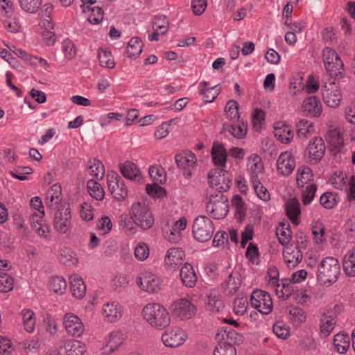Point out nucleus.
Instances as JSON below:
<instances>
[{
  "label": "nucleus",
  "mask_w": 355,
  "mask_h": 355,
  "mask_svg": "<svg viewBox=\"0 0 355 355\" xmlns=\"http://www.w3.org/2000/svg\"><path fill=\"white\" fill-rule=\"evenodd\" d=\"M251 306L261 313L268 315L272 311L273 304L270 295L262 290H255L250 297Z\"/></svg>",
  "instance_id": "6e6552de"
},
{
  "label": "nucleus",
  "mask_w": 355,
  "mask_h": 355,
  "mask_svg": "<svg viewBox=\"0 0 355 355\" xmlns=\"http://www.w3.org/2000/svg\"><path fill=\"white\" fill-rule=\"evenodd\" d=\"M220 92L218 85L213 86L209 88H200L199 93L203 95V101L205 103H211L215 100Z\"/></svg>",
  "instance_id": "6e6d98bb"
},
{
  "label": "nucleus",
  "mask_w": 355,
  "mask_h": 355,
  "mask_svg": "<svg viewBox=\"0 0 355 355\" xmlns=\"http://www.w3.org/2000/svg\"><path fill=\"white\" fill-rule=\"evenodd\" d=\"M70 288L71 293L77 298H82L86 293V286L83 280L76 275L70 276Z\"/></svg>",
  "instance_id": "c756f323"
},
{
  "label": "nucleus",
  "mask_w": 355,
  "mask_h": 355,
  "mask_svg": "<svg viewBox=\"0 0 355 355\" xmlns=\"http://www.w3.org/2000/svg\"><path fill=\"white\" fill-rule=\"evenodd\" d=\"M276 235L282 245H288L292 239V231L289 225L280 223L279 227L276 229Z\"/></svg>",
  "instance_id": "c9c22d12"
},
{
  "label": "nucleus",
  "mask_w": 355,
  "mask_h": 355,
  "mask_svg": "<svg viewBox=\"0 0 355 355\" xmlns=\"http://www.w3.org/2000/svg\"><path fill=\"white\" fill-rule=\"evenodd\" d=\"M146 193L153 197H162L166 195L165 189L157 184H149L146 186Z\"/></svg>",
  "instance_id": "774afa93"
},
{
  "label": "nucleus",
  "mask_w": 355,
  "mask_h": 355,
  "mask_svg": "<svg viewBox=\"0 0 355 355\" xmlns=\"http://www.w3.org/2000/svg\"><path fill=\"white\" fill-rule=\"evenodd\" d=\"M343 270L349 277H355V250H349L343 258Z\"/></svg>",
  "instance_id": "72a5a7b5"
},
{
  "label": "nucleus",
  "mask_w": 355,
  "mask_h": 355,
  "mask_svg": "<svg viewBox=\"0 0 355 355\" xmlns=\"http://www.w3.org/2000/svg\"><path fill=\"white\" fill-rule=\"evenodd\" d=\"M108 189L112 196L117 200H122L128 196V189L119 175L114 171L107 174Z\"/></svg>",
  "instance_id": "9d476101"
},
{
  "label": "nucleus",
  "mask_w": 355,
  "mask_h": 355,
  "mask_svg": "<svg viewBox=\"0 0 355 355\" xmlns=\"http://www.w3.org/2000/svg\"><path fill=\"white\" fill-rule=\"evenodd\" d=\"M242 280L240 273L236 270L232 271L222 283V290L226 295H233L241 286Z\"/></svg>",
  "instance_id": "f3484780"
},
{
  "label": "nucleus",
  "mask_w": 355,
  "mask_h": 355,
  "mask_svg": "<svg viewBox=\"0 0 355 355\" xmlns=\"http://www.w3.org/2000/svg\"><path fill=\"white\" fill-rule=\"evenodd\" d=\"M327 139L331 148V150L337 151L343 145V139L339 130L336 129L330 130L328 132Z\"/></svg>",
  "instance_id": "c03bdc74"
},
{
  "label": "nucleus",
  "mask_w": 355,
  "mask_h": 355,
  "mask_svg": "<svg viewBox=\"0 0 355 355\" xmlns=\"http://www.w3.org/2000/svg\"><path fill=\"white\" fill-rule=\"evenodd\" d=\"M311 169L307 166H302L297 170V184L299 187L304 188V186L313 179Z\"/></svg>",
  "instance_id": "4c0bfd02"
},
{
  "label": "nucleus",
  "mask_w": 355,
  "mask_h": 355,
  "mask_svg": "<svg viewBox=\"0 0 355 355\" xmlns=\"http://www.w3.org/2000/svg\"><path fill=\"white\" fill-rule=\"evenodd\" d=\"M257 196L262 200L266 202L270 199L268 189L261 184L260 180L251 182Z\"/></svg>",
  "instance_id": "13d9d810"
},
{
  "label": "nucleus",
  "mask_w": 355,
  "mask_h": 355,
  "mask_svg": "<svg viewBox=\"0 0 355 355\" xmlns=\"http://www.w3.org/2000/svg\"><path fill=\"white\" fill-rule=\"evenodd\" d=\"M8 13L9 12H6V14L8 15V19L3 20L4 27L10 33H17L20 30L21 25L14 13L12 12L10 15H8Z\"/></svg>",
  "instance_id": "864d4df0"
},
{
  "label": "nucleus",
  "mask_w": 355,
  "mask_h": 355,
  "mask_svg": "<svg viewBox=\"0 0 355 355\" xmlns=\"http://www.w3.org/2000/svg\"><path fill=\"white\" fill-rule=\"evenodd\" d=\"M168 21L162 17H155L153 21L154 31H159L161 35L165 34L168 29Z\"/></svg>",
  "instance_id": "338daca9"
},
{
  "label": "nucleus",
  "mask_w": 355,
  "mask_h": 355,
  "mask_svg": "<svg viewBox=\"0 0 355 355\" xmlns=\"http://www.w3.org/2000/svg\"><path fill=\"white\" fill-rule=\"evenodd\" d=\"M58 259L61 263L67 266H74L78 263L74 252L68 248H64L60 251Z\"/></svg>",
  "instance_id": "ea45409f"
},
{
  "label": "nucleus",
  "mask_w": 355,
  "mask_h": 355,
  "mask_svg": "<svg viewBox=\"0 0 355 355\" xmlns=\"http://www.w3.org/2000/svg\"><path fill=\"white\" fill-rule=\"evenodd\" d=\"M299 347L302 350L306 352L315 349L317 343L313 338V334L311 333L304 332L300 337Z\"/></svg>",
  "instance_id": "37998d69"
},
{
  "label": "nucleus",
  "mask_w": 355,
  "mask_h": 355,
  "mask_svg": "<svg viewBox=\"0 0 355 355\" xmlns=\"http://www.w3.org/2000/svg\"><path fill=\"white\" fill-rule=\"evenodd\" d=\"M49 286L54 293L62 294L67 288V282L62 277L55 276L51 279Z\"/></svg>",
  "instance_id": "de8ad7c7"
},
{
  "label": "nucleus",
  "mask_w": 355,
  "mask_h": 355,
  "mask_svg": "<svg viewBox=\"0 0 355 355\" xmlns=\"http://www.w3.org/2000/svg\"><path fill=\"white\" fill-rule=\"evenodd\" d=\"M248 306V297L242 296L234 300V311L236 315H243L247 311Z\"/></svg>",
  "instance_id": "e2e57ef3"
},
{
  "label": "nucleus",
  "mask_w": 355,
  "mask_h": 355,
  "mask_svg": "<svg viewBox=\"0 0 355 355\" xmlns=\"http://www.w3.org/2000/svg\"><path fill=\"white\" fill-rule=\"evenodd\" d=\"M143 48V42L141 39L138 37H132L126 47V53L129 58H137L138 57Z\"/></svg>",
  "instance_id": "e433bc0d"
},
{
  "label": "nucleus",
  "mask_w": 355,
  "mask_h": 355,
  "mask_svg": "<svg viewBox=\"0 0 355 355\" xmlns=\"http://www.w3.org/2000/svg\"><path fill=\"white\" fill-rule=\"evenodd\" d=\"M142 315L148 324L156 329H164L171 322L168 312L159 303L147 304L143 308Z\"/></svg>",
  "instance_id": "f257e3e1"
},
{
  "label": "nucleus",
  "mask_w": 355,
  "mask_h": 355,
  "mask_svg": "<svg viewBox=\"0 0 355 355\" xmlns=\"http://www.w3.org/2000/svg\"><path fill=\"white\" fill-rule=\"evenodd\" d=\"M140 288L148 293H157L161 289L162 280L157 275L150 272H143L139 277Z\"/></svg>",
  "instance_id": "4468645a"
},
{
  "label": "nucleus",
  "mask_w": 355,
  "mask_h": 355,
  "mask_svg": "<svg viewBox=\"0 0 355 355\" xmlns=\"http://www.w3.org/2000/svg\"><path fill=\"white\" fill-rule=\"evenodd\" d=\"M173 314L180 320H187L192 318L197 312V307L185 298L178 299L171 305Z\"/></svg>",
  "instance_id": "f8f14e48"
},
{
  "label": "nucleus",
  "mask_w": 355,
  "mask_h": 355,
  "mask_svg": "<svg viewBox=\"0 0 355 355\" xmlns=\"http://www.w3.org/2000/svg\"><path fill=\"white\" fill-rule=\"evenodd\" d=\"M184 252L178 248H172L168 250L164 259L166 268L168 270H175L183 261Z\"/></svg>",
  "instance_id": "6ab92c4d"
},
{
  "label": "nucleus",
  "mask_w": 355,
  "mask_h": 355,
  "mask_svg": "<svg viewBox=\"0 0 355 355\" xmlns=\"http://www.w3.org/2000/svg\"><path fill=\"white\" fill-rule=\"evenodd\" d=\"M209 201L206 205L207 214L214 219L225 218L229 211V203L227 196L220 191L210 192Z\"/></svg>",
  "instance_id": "7ed1b4c3"
},
{
  "label": "nucleus",
  "mask_w": 355,
  "mask_h": 355,
  "mask_svg": "<svg viewBox=\"0 0 355 355\" xmlns=\"http://www.w3.org/2000/svg\"><path fill=\"white\" fill-rule=\"evenodd\" d=\"M273 332L279 338L286 339L290 334L289 329L283 322H277L273 325Z\"/></svg>",
  "instance_id": "69168bd1"
},
{
  "label": "nucleus",
  "mask_w": 355,
  "mask_h": 355,
  "mask_svg": "<svg viewBox=\"0 0 355 355\" xmlns=\"http://www.w3.org/2000/svg\"><path fill=\"white\" fill-rule=\"evenodd\" d=\"M119 168L121 173L124 178L138 182L142 180L140 170L135 163L126 161L119 165Z\"/></svg>",
  "instance_id": "412c9836"
},
{
  "label": "nucleus",
  "mask_w": 355,
  "mask_h": 355,
  "mask_svg": "<svg viewBox=\"0 0 355 355\" xmlns=\"http://www.w3.org/2000/svg\"><path fill=\"white\" fill-rule=\"evenodd\" d=\"M227 156V151L224 146L219 143H214L211 149V157L214 164L223 168L225 166Z\"/></svg>",
  "instance_id": "393cba45"
},
{
  "label": "nucleus",
  "mask_w": 355,
  "mask_h": 355,
  "mask_svg": "<svg viewBox=\"0 0 355 355\" xmlns=\"http://www.w3.org/2000/svg\"><path fill=\"white\" fill-rule=\"evenodd\" d=\"M303 112H306L313 116H319L322 112V104L315 96H311L303 101L302 105Z\"/></svg>",
  "instance_id": "5701e85b"
},
{
  "label": "nucleus",
  "mask_w": 355,
  "mask_h": 355,
  "mask_svg": "<svg viewBox=\"0 0 355 355\" xmlns=\"http://www.w3.org/2000/svg\"><path fill=\"white\" fill-rule=\"evenodd\" d=\"M227 173L223 168H217L211 169L208 173L209 185L216 187V191H226L232 186V180L227 176Z\"/></svg>",
  "instance_id": "9b49d317"
},
{
  "label": "nucleus",
  "mask_w": 355,
  "mask_h": 355,
  "mask_svg": "<svg viewBox=\"0 0 355 355\" xmlns=\"http://www.w3.org/2000/svg\"><path fill=\"white\" fill-rule=\"evenodd\" d=\"M61 186L58 184H53L46 194V203L53 209H57L58 205L61 202Z\"/></svg>",
  "instance_id": "bb28decb"
},
{
  "label": "nucleus",
  "mask_w": 355,
  "mask_h": 355,
  "mask_svg": "<svg viewBox=\"0 0 355 355\" xmlns=\"http://www.w3.org/2000/svg\"><path fill=\"white\" fill-rule=\"evenodd\" d=\"M89 195L97 200H102L105 196V191L101 185L94 180H89L87 184Z\"/></svg>",
  "instance_id": "79ce46f5"
},
{
  "label": "nucleus",
  "mask_w": 355,
  "mask_h": 355,
  "mask_svg": "<svg viewBox=\"0 0 355 355\" xmlns=\"http://www.w3.org/2000/svg\"><path fill=\"white\" fill-rule=\"evenodd\" d=\"M297 133L299 137L306 138L310 136L313 131V125L306 119L300 120L296 125Z\"/></svg>",
  "instance_id": "3c124183"
},
{
  "label": "nucleus",
  "mask_w": 355,
  "mask_h": 355,
  "mask_svg": "<svg viewBox=\"0 0 355 355\" xmlns=\"http://www.w3.org/2000/svg\"><path fill=\"white\" fill-rule=\"evenodd\" d=\"M322 58L325 69L331 77L341 78L344 76V64L336 51L324 48Z\"/></svg>",
  "instance_id": "39448f33"
},
{
  "label": "nucleus",
  "mask_w": 355,
  "mask_h": 355,
  "mask_svg": "<svg viewBox=\"0 0 355 355\" xmlns=\"http://www.w3.org/2000/svg\"><path fill=\"white\" fill-rule=\"evenodd\" d=\"M123 343L119 333L112 332L106 340V344L102 347L101 353L104 355H109Z\"/></svg>",
  "instance_id": "cd10ccee"
},
{
  "label": "nucleus",
  "mask_w": 355,
  "mask_h": 355,
  "mask_svg": "<svg viewBox=\"0 0 355 355\" xmlns=\"http://www.w3.org/2000/svg\"><path fill=\"white\" fill-rule=\"evenodd\" d=\"M13 278L5 272H0V292L7 293L13 288Z\"/></svg>",
  "instance_id": "0e129e2a"
},
{
  "label": "nucleus",
  "mask_w": 355,
  "mask_h": 355,
  "mask_svg": "<svg viewBox=\"0 0 355 355\" xmlns=\"http://www.w3.org/2000/svg\"><path fill=\"white\" fill-rule=\"evenodd\" d=\"M283 257L285 263L288 268H295L302 259V253L299 247L291 244L283 250Z\"/></svg>",
  "instance_id": "a211bd4d"
},
{
  "label": "nucleus",
  "mask_w": 355,
  "mask_h": 355,
  "mask_svg": "<svg viewBox=\"0 0 355 355\" xmlns=\"http://www.w3.org/2000/svg\"><path fill=\"white\" fill-rule=\"evenodd\" d=\"M150 176L160 184L166 182V172L164 169L159 166H153L149 168Z\"/></svg>",
  "instance_id": "052dcab7"
},
{
  "label": "nucleus",
  "mask_w": 355,
  "mask_h": 355,
  "mask_svg": "<svg viewBox=\"0 0 355 355\" xmlns=\"http://www.w3.org/2000/svg\"><path fill=\"white\" fill-rule=\"evenodd\" d=\"M88 170L90 175L96 179H102L105 174L103 163L96 159H90L88 161Z\"/></svg>",
  "instance_id": "a19ab883"
},
{
  "label": "nucleus",
  "mask_w": 355,
  "mask_h": 355,
  "mask_svg": "<svg viewBox=\"0 0 355 355\" xmlns=\"http://www.w3.org/2000/svg\"><path fill=\"white\" fill-rule=\"evenodd\" d=\"M131 219L143 230L150 228L154 223V217L147 205L143 202L134 203L130 211Z\"/></svg>",
  "instance_id": "20e7f679"
},
{
  "label": "nucleus",
  "mask_w": 355,
  "mask_h": 355,
  "mask_svg": "<svg viewBox=\"0 0 355 355\" xmlns=\"http://www.w3.org/2000/svg\"><path fill=\"white\" fill-rule=\"evenodd\" d=\"M72 216L69 205H61L54 214L53 225L54 230L60 234L67 233L72 225Z\"/></svg>",
  "instance_id": "0eeeda50"
},
{
  "label": "nucleus",
  "mask_w": 355,
  "mask_h": 355,
  "mask_svg": "<svg viewBox=\"0 0 355 355\" xmlns=\"http://www.w3.org/2000/svg\"><path fill=\"white\" fill-rule=\"evenodd\" d=\"M214 355H236V351L232 343L220 342L214 351Z\"/></svg>",
  "instance_id": "4d7b16f0"
},
{
  "label": "nucleus",
  "mask_w": 355,
  "mask_h": 355,
  "mask_svg": "<svg viewBox=\"0 0 355 355\" xmlns=\"http://www.w3.org/2000/svg\"><path fill=\"white\" fill-rule=\"evenodd\" d=\"M21 315L25 329L28 332H33L35 324L34 313L29 309H25L21 311Z\"/></svg>",
  "instance_id": "5fc2aeb1"
},
{
  "label": "nucleus",
  "mask_w": 355,
  "mask_h": 355,
  "mask_svg": "<svg viewBox=\"0 0 355 355\" xmlns=\"http://www.w3.org/2000/svg\"><path fill=\"white\" fill-rule=\"evenodd\" d=\"M326 150L323 139L316 137L311 139L308 144L306 153L308 155L309 162L316 164L321 160Z\"/></svg>",
  "instance_id": "ddd939ff"
},
{
  "label": "nucleus",
  "mask_w": 355,
  "mask_h": 355,
  "mask_svg": "<svg viewBox=\"0 0 355 355\" xmlns=\"http://www.w3.org/2000/svg\"><path fill=\"white\" fill-rule=\"evenodd\" d=\"M274 135L277 139L283 144L289 143L294 136L291 128L284 124L280 126H275L274 128Z\"/></svg>",
  "instance_id": "7c9ffc66"
},
{
  "label": "nucleus",
  "mask_w": 355,
  "mask_h": 355,
  "mask_svg": "<svg viewBox=\"0 0 355 355\" xmlns=\"http://www.w3.org/2000/svg\"><path fill=\"white\" fill-rule=\"evenodd\" d=\"M334 345L338 353L344 354L350 346V338L347 334L338 333L334 336Z\"/></svg>",
  "instance_id": "f704fd0d"
},
{
  "label": "nucleus",
  "mask_w": 355,
  "mask_h": 355,
  "mask_svg": "<svg viewBox=\"0 0 355 355\" xmlns=\"http://www.w3.org/2000/svg\"><path fill=\"white\" fill-rule=\"evenodd\" d=\"M214 232L212 221L205 216H198L193 221L192 233L194 239L199 242L209 241Z\"/></svg>",
  "instance_id": "423d86ee"
},
{
  "label": "nucleus",
  "mask_w": 355,
  "mask_h": 355,
  "mask_svg": "<svg viewBox=\"0 0 355 355\" xmlns=\"http://www.w3.org/2000/svg\"><path fill=\"white\" fill-rule=\"evenodd\" d=\"M21 8L26 12H35L42 5V0H19Z\"/></svg>",
  "instance_id": "680f3d73"
},
{
  "label": "nucleus",
  "mask_w": 355,
  "mask_h": 355,
  "mask_svg": "<svg viewBox=\"0 0 355 355\" xmlns=\"http://www.w3.org/2000/svg\"><path fill=\"white\" fill-rule=\"evenodd\" d=\"M277 166L278 171L284 175H290L295 166V162L291 153L286 151L281 153L277 161Z\"/></svg>",
  "instance_id": "aec40b11"
},
{
  "label": "nucleus",
  "mask_w": 355,
  "mask_h": 355,
  "mask_svg": "<svg viewBox=\"0 0 355 355\" xmlns=\"http://www.w3.org/2000/svg\"><path fill=\"white\" fill-rule=\"evenodd\" d=\"M63 324L68 334L73 337L80 336L85 330L81 320L73 313L64 315Z\"/></svg>",
  "instance_id": "dca6fc26"
},
{
  "label": "nucleus",
  "mask_w": 355,
  "mask_h": 355,
  "mask_svg": "<svg viewBox=\"0 0 355 355\" xmlns=\"http://www.w3.org/2000/svg\"><path fill=\"white\" fill-rule=\"evenodd\" d=\"M250 180L251 182L254 180H260V176L263 174V163L261 160V158L259 155L252 156L250 159Z\"/></svg>",
  "instance_id": "c85d7f7f"
},
{
  "label": "nucleus",
  "mask_w": 355,
  "mask_h": 355,
  "mask_svg": "<svg viewBox=\"0 0 355 355\" xmlns=\"http://www.w3.org/2000/svg\"><path fill=\"white\" fill-rule=\"evenodd\" d=\"M286 214L290 220L295 225L299 223L298 216L301 214L300 205L297 199L293 198L288 200L285 205Z\"/></svg>",
  "instance_id": "a878e982"
},
{
  "label": "nucleus",
  "mask_w": 355,
  "mask_h": 355,
  "mask_svg": "<svg viewBox=\"0 0 355 355\" xmlns=\"http://www.w3.org/2000/svg\"><path fill=\"white\" fill-rule=\"evenodd\" d=\"M175 162L178 166L185 168L194 166L197 159L193 153L187 151L177 155L175 156Z\"/></svg>",
  "instance_id": "473e14b6"
},
{
  "label": "nucleus",
  "mask_w": 355,
  "mask_h": 355,
  "mask_svg": "<svg viewBox=\"0 0 355 355\" xmlns=\"http://www.w3.org/2000/svg\"><path fill=\"white\" fill-rule=\"evenodd\" d=\"M123 309L117 302H108L103 306V315L107 321L113 322L121 318Z\"/></svg>",
  "instance_id": "4be33fe9"
},
{
  "label": "nucleus",
  "mask_w": 355,
  "mask_h": 355,
  "mask_svg": "<svg viewBox=\"0 0 355 355\" xmlns=\"http://www.w3.org/2000/svg\"><path fill=\"white\" fill-rule=\"evenodd\" d=\"M247 124L242 122L230 125L228 128L229 132L234 137L241 139L247 134Z\"/></svg>",
  "instance_id": "bf43d9fd"
},
{
  "label": "nucleus",
  "mask_w": 355,
  "mask_h": 355,
  "mask_svg": "<svg viewBox=\"0 0 355 355\" xmlns=\"http://www.w3.org/2000/svg\"><path fill=\"white\" fill-rule=\"evenodd\" d=\"M83 11L91 12L88 18V20L91 24H98L103 18V10L99 6L90 7L89 6H87L86 8H83Z\"/></svg>",
  "instance_id": "49530a36"
},
{
  "label": "nucleus",
  "mask_w": 355,
  "mask_h": 355,
  "mask_svg": "<svg viewBox=\"0 0 355 355\" xmlns=\"http://www.w3.org/2000/svg\"><path fill=\"white\" fill-rule=\"evenodd\" d=\"M338 202V196L332 192L323 193L320 198V205L325 209L334 208Z\"/></svg>",
  "instance_id": "8fccbe9b"
},
{
  "label": "nucleus",
  "mask_w": 355,
  "mask_h": 355,
  "mask_svg": "<svg viewBox=\"0 0 355 355\" xmlns=\"http://www.w3.org/2000/svg\"><path fill=\"white\" fill-rule=\"evenodd\" d=\"M316 190L317 186L313 183L302 188V201L304 205H308L311 203L315 196Z\"/></svg>",
  "instance_id": "603ef678"
},
{
  "label": "nucleus",
  "mask_w": 355,
  "mask_h": 355,
  "mask_svg": "<svg viewBox=\"0 0 355 355\" xmlns=\"http://www.w3.org/2000/svg\"><path fill=\"white\" fill-rule=\"evenodd\" d=\"M186 333L180 328L172 329L166 331L162 336L164 345L168 347H178L182 345L186 340Z\"/></svg>",
  "instance_id": "2eb2a0df"
},
{
  "label": "nucleus",
  "mask_w": 355,
  "mask_h": 355,
  "mask_svg": "<svg viewBox=\"0 0 355 355\" xmlns=\"http://www.w3.org/2000/svg\"><path fill=\"white\" fill-rule=\"evenodd\" d=\"M340 273V267L338 261L331 257L323 259L320 263L317 279L323 284L335 283Z\"/></svg>",
  "instance_id": "f03ea898"
},
{
  "label": "nucleus",
  "mask_w": 355,
  "mask_h": 355,
  "mask_svg": "<svg viewBox=\"0 0 355 355\" xmlns=\"http://www.w3.org/2000/svg\"><path fill=\"white\" fill-rule=\"evenodd\" d=\"M63 347L66 355H83L85 351V345L80 341L76 340H68L64 342Z\"/></svg>",
  "instance_id": "2f4dec72"
},
{
  "label": "nucleus",
  "mask_w": 355,
  "mask_h": 355,
  "mask_svg": "<svg viewBox=\"0 0 355 355\" xmlns=\"http://www.w3.org/2000/svg\"><path fill=\"white\" fill-rule=\"evenodd\" d=\"M98 58L100 65L103 67L113 69L115 66L114 58L111 52L108 50L99 49L98 52Z\"/></svg>",
  "instance_id": "a18cd8bd"
},
{
  "label": "nucleus",
  "mask_w": 355,
  "mask_h": 355,
  "mask_svg": "<svg viewBox=\"0 0 355 355\" xmlns=\"http://www.w3.org/2000/svg\"><path fill=\"white\" fill-rule=\"evenodd\" d=\"M180 276L184 286L189 288L195 286L197 282V276L191 264L187 263L181 268Z\"/></svg>",
  "instance_id": "b1692460"
},
{
  "label": "nucleus",
  "mask_w": 355,
  "mask_h": 355,
  "mask_svg": "<svg viewBox=\"0 0 355 355\" xmlns=\"http://www.w3.org/2000/svg\"><path fill=\"white\" fill-rule=\"evenodd\" d=\"M225 113L227 119L231 121H236L239 119V103L235 100H230L225 107Z\"/></svg>",
  "instance_id": "09e8293b"
},
{
  "label": "nucleus",
  "mask_w": 355,
  "mask_h": 355,
  "mask_svg": "<svg viewBox=\"0 0 355 355\" xmlns=\"http://www.w3.org/2000/svg\"><path fill=\"white\" fill-rule=\"evenodd\" d=\"M336 325L334 319L327 313H324L320 322V333L324 336L327 337L334 330Z\"/></svg>",
  "instance_id": "58836bf2"
},
{
  "label": "nucleus",
  "mask_w": 355,
  "mask_h": 355,
  "mask_svg": "<svg viewBox=\"0 0 355 355\" xmlns=\"http://www.w3.org/2000/svg\"><path fill=\"white\" fill-rule=\"evenodd\" d=\"M322 95L324 102L330 107H338L342 100L339 85L334 80L325 83L322 86Z\"/></svg>",
  "instance_id": "1a4fd4ad"
}]
</instances>
